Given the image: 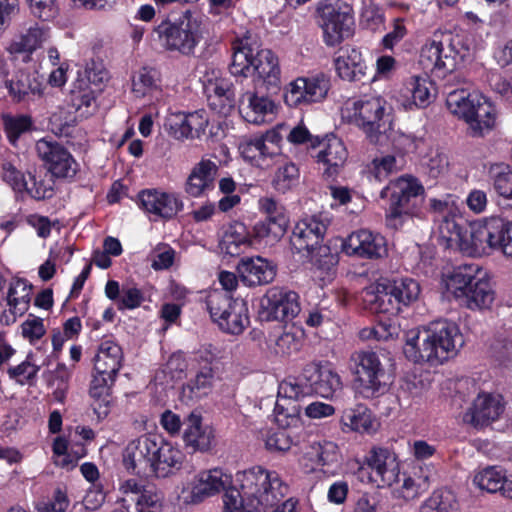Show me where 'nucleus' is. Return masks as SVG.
I'll return each instance as SVG.
<instances>
[{"label": "nucleus", "instance_id": "13d9d810", "mask_svg": "<svg viewBox=\"0 0 512 512\" xmlns=\"http://www.w3.org/2000/svg\"><path fill=\"white\" fill-rule=\"evenodd\" d=\"M425 172L431 178L442 177L447 174L449 170L448 155L439 150H432L422 163Z\"/></svg>", "mask_w": 512, "mask_h": 512}, {"label": "nucleus", "instance_id": "c756f323", "mask_svg": "<svg viewBox=\"0 0 512 512\" xmlns=\"http://www.w3.org/2000/svg\"><path fill=\"white\" fill-rule=\"evenodd\" d=\"M5 88L12 100L20 103L30 96H43L45 84L37 72L18 70L11 79L5 81Z\"/></svg>", "mask_w": 512, "mask_h": 512}, {"label": "nucleus", "instance_id": "f03ea898", "mask_svg": "<svg viewBox=\"0 0 512 512\" xmlns=\"http://www.w3.org/2000/svg\"><path fill=\"white\" fill-rule=\"evenodd\" d=\"M239 490L227 491L223 512H268L289 492L276 471L255 466L236 473Z\"/></svg>", "mask_w": 512, "mask_h": 512}, {"label": "nucleus", "instance_id": "f8f14e48", "mask_svg": "<svg viewBox=\"0 0 512 512\" xmlns=\"http://www.w3.org/2000/svg\"><path fill=\"white\" fill-rule=\"evenodd\" d=\"M206 306L212 320L225 333L239 335L249 325L246 303L233 299L223 291H211L207 295Z\"/></svg>", "mask_w": 512, "mask_h": 512}, {"label": "nucleus", "instance_id": "bb28decb", "mask_svg": "<svg viewBox=\"0 0 512 512\" xmlns=\"http://www.w3.org/2000/svg\"><path fill=\"white\" fill-rule=\"evenodd\" d=\"M239 110L247 122L260 125L271 122L275 118L278 105L267 94L246 91L240 97Z\"/></svg>", "mask_w": 512, "mask_h": 512}, {"label": "nucleus", "instance_id": "e433bc0d", "mask_svg": "<svg viewBox=\"0 0 512 512\" xmlns=\"http://www.w3.org/2000/svg\"><path fill=\"white\" fill-rule=\"evenodd\" d=\"M362 298L377 313L394 316L399 314L404 307L399 299L392 295V289L388 283H377L366 287L362 291Z\"/></svg>", "mask_w": 512, "mask_h": 512}, {"label": "nucleus", "instance_id": "09e8293b", "mask_svg": "<svg viewBox=\"0 0 512 512\" xmlns=\"http://www.w3.org/2000/svg\"><path fill=\"white\" fill-rule=\"evenodd\" d=\"M303 331L294 326L286 327L284 332L275 339L274 352L277 355H290L301 348Z\"/></svg>", "mask_w": 512, "mask_h": 512}, {"label": "nucleus", "instance_id": "4be33fe9", "mask_svg": "<svg viewBox=\"0 0 512 512\" xmlns=\"http://www.w3.org/2000/svg\"><path fill=\"white\" fill-rule=\"evenodd\" d=\"M50 28L34 20L18 24L16 31L6 46L10 55H26L30 57L42 48L50 39Z\"/></svg>", "mask_w": 512, "mask_h": 512}, {"label": "nucleus", "instance_id": "7ed1b4c3", "mask_svg": "<svg viewBox=\"0 0 512 512\" xmlns=\"http://www.w3.org/2000/svg\"><path fill=\"white\" fill-rule=\"evenodd\" d=\"M186 454L178 443L145 434L131 440L123 452L125 469L135 475L166 479L178 474Z\"/></svg>", "mask_w": 512, "mask_h": 512}, {"label": "nucleus", "instance_id": "37998d69", "mask_svg": "<svg viewBox=\"0 0 512 512\" xmlns=\"http://www.w3.org/2000/svg\"><path fill=\"white\" fill-rule=\"evenodd\" d=\"M378 136H382L381 142H373L374 144L385 146L391 145L396 151L400 153H410L415 152L420 144L422 143V138L416 137L411 133H404L400 130H395L392 127L390 121L384 129L379 132Z\"/></svg>", "mask_w": 512, "mask_h": 512}, {"label": "nucleus", "instance_id": "603ef678", "mask_svg": "<svg viewBox=\"0 0 512 512\" xmlns=\"http://www.w3.org/2000/svg\"><path fill=\"white\" fill-rule=\"evenodd\" d=\"M456 508L454 494L448 490H435L420 506V512H452Z\"/></svg>", "mask_w": 512, "mask_h": 512}, {"label": "nucleus", "instance_id": "72a5a7b5", "mask_svg": "<svg viewBox=\"0 0 512 512\" xmlns=\"http://www.w3.org/2000/svg\"><path fill=\"white\" fill-rule=\"evenodd\" d=\"M254 241H260L251 236L247 226L239 221H234L224 227L219 240V249L229 256H238L253 245Z\"/></svg>", "mask_w": 512, "mask_h": 512}, {"label": "nucleus", "instance_id": "5fc2aeb1", "mask_svg": "<svg viewBox=\"0 0 512 512\" xmlns=\"http://www.w3.org/2000/svg\"><path fill=\"white\" fill-rule=\"evenodd\" d=\"M2 121L7 138L12 144H14L23 133L31 130L33 126L32 118L26 114H4Z\"/></svg>", "mask_w": 512, "mask_h": 512}, {"label": "nucleus", "instance_id": "680f3d73", "mask_svg": "<svg viewBox=\"0 0 512 512\" xmlns=\"http://www.w3.org/2000/svg\"><path fill=\"white\" fill-rule=\"evenodd\" d=\"M53 459L57 466L70 469L75 466L77 460L85 455L84 449L76 456L68 453V443L63 437L55 438L53 442Z\"/></svg>", "mask_w": 512, "mask_h": 512}, {"label": "nucleus", "instance_id": "b1692460", "mask_svg": "<svg viewBox=\"0 0 512 512\" xmlns=\"http://www.w3.org/2000/svg\"><path fill=\"white\" fill-rule=\"evenodd\" d=\"M201 82L210 108L221 115H228L235 102L231 83L216 68H207Z\"/></svg>", "mask_w": 512, "mask_h": 512}, {"label": "nucleus", "instance_id": "393cba45", "mask_svg": "<svg viewBox=\"0 0 512 512\" xmlns=\"http://www.w3.org/2000/svg\"><path fill=\"white\" fill-rule=\"evenodd\" d=\"M435 97V88L427 75H413L406 79L395 99L406 111L429 106Z\"/></svg>", "mask_w": 512, "mask_h": 512}, {"label": "nucleus", "instance_id": "aec40b11", "mask_svg": "<svg viewBox=\"0 0 512 512\" xmlns=\"http://www.w3.org/2000/svg\"><path fill=\"white\" fill-rule=\"evenodd\" d=\"M209 125V117L205 110L199 109L192 112H169L164 122L167 133L175 140L201 138Z\"/></svg>", "mask_w": 512, "mask_h": 512}, {"label": "nucleus", "instance_id": "2eb2a0df", "mask_svg": "<svg viewBox=\"0 0 512 512\" xmlns=\"http://www.w3.org/2000/svg\"><path fill=\"white\" fill-rule=\"evenodd\" d=\"M155 32L166 49L189 54L199 41V24L191 14L185 13L178 21H162Z\"/></svg>", "mask_w": 512, "mask_h": 512}, {"label": "nucleus", "instance_id": "2f4dec72", "mask_svg": "<svg viewBox=\"0 0 512 512\" xmlns=\"http://www.w3.org/2000/svg\"><path fill=\"white\" fill-rule=\"evenodd\" d=\"M504 410L502 398L499 395L480 393L464 419L474 426H484L499 418Z\"/></svg>", "mask_w": 512, "mask_h": 512}, {"label": "nucleus", "instance_id": "69168bd1", "mask_svg": "<svg viewBox=\"0 0 512 512\" xmlns=\"http://www.w3.org/2000/svg\"><path fill=\"white\" fill-rule=\"evenodd\" d=\"M492 356L503 366H512V338L507 336H496L491 344Z\"/></svg>", "mask_w": 512, "mask_h": 512}, {"label": "nucleus", "instance_id": "3c124183", "mask_svg": "<svg viewBox=\"0 0 512 512\" xmlns=\"http://www.w3.org/2000/svg\"><path fill=\"white\" fill-rule=\"evenodd\" d=\"M388 284L392 289V295L399 299L403 306L410 305L419 297L420 285L412 278H399Z\"/></svg>", "mask_w": 512, "mask_h": 512}, {"label": "nucleus", "instance_id": "0eeeda50", "mask_svg": "<svg viewBox=\"0 0 512 512\" xmlns=\"http://www.w3.org/2000/svg\"><path fill=\"white\" fill-rule=\"evenodd\" d=\"M442 285L448 297L473 311L490 309L495 291L488 272L478 264H462L443 274Z\"/></svg>", "mask_w": 512, "mask_h": 512}, {"label": "nucleus", "instance_id": "e2e57ef3", "mask_svg": "<svg viewBox=\"0 0 512 512\" xmlns=\"http://www.w3.org/2000/svg\"><path fill=\"white\" fill-rule=\"evenodd\" d=\"M379 428V422L362 404L354 406V431L373 434Z\"/></svg>", "mask_w": 512, "mask_h": 512}, {"label": "nucleus", "instance_id": "c85d7f7f", "mask_svg": "<svg viewBox=\"0 0 512 512\" xmlns=\"http://www.w3.org/2000/svg\"><path fill=\"white\" fill-rule=\"evenodd\" d=\"M214 438L213 428L203 423L199 412L193 411L186 417L182 439L187 448L207 452L212 448Z\"/></svg>", "mask_w": 512, "mask_h": 512}, {"label": "nucleus", "instance_id": "79ce46f5", "mask_svg": "<svg viewBox=\"0 0 512 512\" xmlns=\"http://www.w3.org/2000/svg\"><path fill=\"white\" fill-rule=\"evenodd\" d=\"M32 286L23 279L13 280L7 293V306L11 315V321H15L17 316L23 315L31 300Z\"/></svg>", "mask_w": 512, "mask_h": 512}, {"label": "nucleus", "instance_id": "4468645a", "mask_svg": "<svg viewBox=\"0 0 512 512\" xmlns=\"http://www.w3.org/2000/svg\"><path fill=\"white\" fill-rule=\"evenodd\" d=\"M231 481V475L220 468L201 470L182 483L178 498L184 504H199L221 493Z\"/></svg>", "mask_w": 512, "mask_h": 512}, {"label": "nucleus", "instance_id": "ddd939ff", "mask_svg": "<svg viewBox=\"0 0 512 512\" xmlns=\"http://www.w3.org/2000/svg\"><path fill=\"white\" fill-rule=\"evenodd\" d=\"M324 41L328 46L340 44L351 34L352 6L342 0H322L317 5Z\"/></svg>", "mask_w": 512, "mask_h": 512}, {"label": "nucleus", "instance_id": "052dcab7", "mask_svg": "<svg viewBox=\"0 0 512 512\" xmlns=\"http://www.w3.org/2000/svg\"><path fill=\"white\" fill-rule=\"evenodd\" d=\"M360 26L364 29L377 31L384 25V17L372 0H364L360 13Z\"/></svg>", "mask_w": 512, "mask_h": 512}, {"label": "nucleus", "instance_id": "6e6552de", "mask_svg": "<svg viewBox=\"0 0 512 512\" xmlns=\"http://www.w3.org/2000/svg\"><path fill=\"white\" fill-rule=\"evenodd\" d=\"M230 73L235 77L256 76L265 87L278 89L281 69L277 55L269 49H258L248 38L241 39L233 47Z\"/></svg>", "mask_w": 512, "mask_h": 512}, {"label": "nucleus", "instance_id": "ea45409f", "mask_svg": "<svg viewBox=\"0 0 512 512\" xmlns=\"http://www.w3.org/2000/svg\"><path fill=\"white\" fill-rule=\"evenodd\" d=\"M132 92L136 97L151 96L156 102H166L159 86L158 73L152 68L143 67L133 75Z\"/></svg>", "mask_w": 512, "mask_h": 512}, {"label": "nucleus", "instance_id": "49530a36", "mask_svg": "<svg viewBox=\"0 0 512 512\" xmlns=\"http://www.w3.org/2000/svg\"><path fill=\"white\" fill-rule=\"evenodd\" d=\"M212 360L213 355L211 354L205 357V364L199 368L195 377L187 384V388L196 398L208 395L213 388L216 376L212 366Z\"/></svg>", "mask_w": 512, "mask_h": 512}, {"label": "nucleus", "instance_id": "a211bd4d", "mask_svg": "<svg viewBox=\"0 0 512 512\" xmlns=\"http://www.w3.org/2000/svg\"><path fill=\"white\" fill-rule=\"evenodd\" d=\"M38 157L48 172L55 178L73 179L79 171V164L61 143L42 138L36 143Z\"/></svg>", "mask_w": 512, "mask_h": 512}, {"label": "nucleus", "instance_id": "f257e3e1", "mask_svg": "<svg viewBox=\"0 0 512 512\" xmlns=\"http://www.w3.org/2000/svg\"><path fill=\"white\" fill-rule=\"evenodd\" d=\"M331 223L328 213H318L302 218L293 230V245L298 251L305 250L313 267L314 277L326 285L335 276L339 252L351 255V234L333 237L329 244L320 245Z\"/></svg>", "mask_w": 512, "mask_h": 512}, {"label": "nucleus", "instance_id": "58836bf2", "mask_svg": "<svg viewBox=\"0 0 512 512\" xmlns=\"http://www.w3.org/2000/svg\"><path fill=\"white\" fill-rule=\"evenodd\" d=\"M123 352L112 339L101 341L94 357V371L99 374L116 376L122 366Z\"/></svg>", "mask_w": 512, "mask_h": 512}, {"label": "nucleus", "instance_id": "cd10ccee", "mask_svg": "<svg viewBox=\"0 0 512 512\" xmlns=\"http://www.w3.org/2000/svg\"><path fill=\"white\" fill-rule=\"evenodd\" d=\"M262 305L269 316L275 320H292L300 312L298 294L280 287L270 288L266 292Z\"/></svg>", "mask_w": 512, "mask_h": 512}, {"label": "nucleus", "instance_id": "8fccbe9b", "mask_svg": "<svg viewBox=\"0 0 512 512\" xmlns=\"http://www.w3.org/2000/svg\"><path fill=\"white\" fill-rule=\"evenodd\" d=\"M308 394H310L309 385L302 379L289 377L279 384L276 402L291 403L290 401H298Z\"/></svg>", "mask_w": 512, "mask_h": 512}, {"label": "nucleus", "instance_id": "20e7f679", "mask_svg": "<svg viewBox=\"0 0 512 512\" xmlns=\"http://www.w3.org/2000/svg\"><path fill=\"white\" fill-rule=\"evenodd\" d=\"M464 344L465 338L457 323L439 320L407 331L403 353L413 363L438 366L456 356Z\"/></svg>", "mask_w": 512, "mask_h": 512}, {"label": "nucleus", "instance_id": "0e129e2a", "mask_svg": "<svg viewBox=\"0 0 512 512\" xmlns=\"http://www.w3.org/2000/svg\"><path fill=\"white\" fill-rule=\"evenodd\" d=\"M40 367L41 365L36 363L33 355L29 354L25 361L9 368L8 374L10 378L16 380L18 383L25 384L37 375Z\"/></svg>", "mask_w": 512, "mask_h": 512}, {"label": "nucleus", "instance_id": "338daca9", "mask_svg": "<svg viewBox=\"0 0 512 512\" xmlns=\"http://www.w3.org/2000/svg\"><path fill=\"white\" fill-rule=\"evenodd\" d=\"M264 442L267 450L273 452H286L293 445L289 432L282 428L267 431Z\"/></svg>", "mask_w": 512, "mask_h": 512}, {"label": "nucleus", "instance_id": "9d476101", "mask_svg": "<svg viewBox=\"0 0 512 512\" xmlns=\"http://www.w3.org/2000/svg\"><path fill=\"white\" fill-rule=\"evenodd\" d=\"M448 110L465 120L475 135L490 131L496 122V108L489 98L479 91L457 89L448 93Z\"/></svg>", "mask_w": 512, "mask_h": 512}, {"label": "nucleus", "instance_id": "412c9836", "mask_svg": "<svg viewBox=\"0 0 512 512\" xmlns=\"http://www.w3.org/2000/svg\"><path fill=\"white\" fill-rule=\"evenodd\" d=\"M329 89L330 81L324 74L299 77L286 87L284 100L291 107L320 102L326 98Z\"/></svg>", "mask_w": 512, "mask_h": 512}, {"label": "nucleus", "instance_id": "4c0bfd02", "mask_svg": "<svg viewBox=\"0 0 512 512\" xmlns=\"http://www.w3.org/2000/svg\"><path fill=\"white\" fill-rule=\"evenodd\" d=\"M116 376L99 374L94 371L89 387L91 407L98 420L106 418L110 411L111 388Z\"/></svg>", "mask_w": 512, "mask_h": 512}, {"label": "nucleus", "instance_id": "423d86ee", "mask_svg": "<svg viewBox=\"0 0 512 512\" xmlns=\"http://www.w3.org/2000/svg\"><path fill=\"white\" fill-rule=\"evenodd\" d=\"M429 205L436 214L435 222L441 244L445 248L459 250L463 255L477 257L475 245L481 240L478 232L483 228V219L470 222L467 229L464 212L453 195L441 199L432 198Z\"/></svg>", "mask_w": 512, "mask_h": 512}, {"label": "nucleus", "instance_id": "1a4fd4ad", "mask_svg": "<svg viewBox=\"0 0 512 512\" xmlns=\"http://www.w3.org/2000/svg\"><path fill=\"white\" fill-rule=\"evenodd\" d=\"M381 198L389 199L386 211L387 226L399 229L406 220L419 216L424 202V187L412 176H402L381 190Z\"/></svg>", "mask_w": 512, "mask_h": 512}, {"label": "nucleus", "instance_id": "a19ab883", "mask_svg": "<svg viewBox=\"0 0 512 512\" xmlns=\"http://www.w3.org/2000/svg\"><path fill=\"white\" fill-rule=\"evenodd\" d=\"M358 245L354 246V254L368 259H379L388 253L387 241L384 236L370 230L357 233Z\"/></svg>", "mask_w": 512, "mask_h": 512}, {"label": "nucleus", "instance_id": "9b49d317", "mask_svg": "<svg viewBox=\"0 0 512 512\" xmlns=\"http://www.w3.org/2000/svg\"><path fill=\"white\" fill-rule=\"evenodd\" d=\"M357 478L378 488L391 487L400 479L398 456L389 448L373 446L359 461Z\"/></svg>", "mask_w": 512, "mask_h": 512}, {"label": "nucleus", "instance_id": "dca6fc26", "mask_svg": "<svg viewBox=\"0 0 512 512\" xmlns=\"http://www.w3.org/2000/svg\"><path fill=\"white\" fill-rule=\"evenodd\" d=\"M478 233L481 240L475 245L477 257L499 252L512 258V221L501 217H485L483 228Z\"/></svg>", "mask_w": 512, "mask_h": 512}, {"label": "nucleus", "instance_id": "f704fd0d", "mask_svg": "<svg viewBox=\"0 0 512 512\" xmlns=\"http://www.w3.org/2000/svg\"><path fill=\"white\" fill-rule=\"evenodd\" d=\"M217 171L218 166L215 162L202 159L192 168L185 182V192L194 198L203 196L213 188Z\"/></svg>", "mask_w": 512, "mask_h": 512}, {"label": "nucleus", "instance_id": "864d4df0", "mask_svg": "<svg viewBox=\"0 0 512 512\" xmlns=\"http://www.w3.org/2000/svg\"><path fill=\"white\" fill-rule=\"evenodd\" d=\"M108 78V73L101 61L91 59L84 67L78 70L77 88L89 87L90 84L99 85Z\"/></svg>", "mask_w": 512, "mask_h": 512}, {"label": "nucleus", "instance_id": "6ab92c4d", "mask_svg": "<svg viewBox=\"0 0 512 512\" xmlns=\"http://www.w3.org/2000/svg\"><path fill=\"white\" fill-rule=\"evenodd\" d=\"M258 209L266 215V219L254 225V238L265 240L266 243L279 241L286 233L289 224L285 208L272 197H261L258 200Z\"/></svg>", "mask_w": 512, "mask_h": 512}, {"label": "nucleus", "instance_id": "f3484780", "mask_svg": "<svg viewBox=\"0 0 512 512\" xmlns=\"http://www.w3.org/2000/svg\"><path fill=\"white\" fill-rule=\"evenodd\" d=\"M386 101L376 93H365L354 101V122L364 131L370 142H381L378 136L387 126L385 117Z\"/></svg>", "mask_w": 512, "mask_h": 512}, {"label": "nucleus", "instance_id": "5701e85b", "mask_svg": "<svg viewBox=\"0 0 512 512\" xmlns=\"http://www.w3.org/2000/svg\"><path fill=\"white\" fill-rule=\"evenodd\" d=\"M138 202L140 208L154 220L172 219L184 208L178 193L155 188L139 192Z\"/></svg>", "mask_w": 512, "mask_h": 512}, {"label": "nucleus", "instance_id": "473e14b6", "mask_svg": "<svg viewBox=\"0 0 512 512\" xmlns=\"http://www.w3.org/2000/svg\"><path fill=\"white\" fill-rule=\"evenodd\" d=\"M473 484L489 493H501L512 498V474L500 466H487L475 472Z\"/></svg>", "mask_w": 512, "mask_h": 512}, {"label": "nucleus", "instance_id": "bf43d9fd", "mask_svg": "<svg viewBox=\"0 0 512 512\" xmlns=\"http://www.w3.org/2000/svg\"><path fill=\"white\" fill-rule=\"evenodd\" d=\"M299 406L296 403L276 402L274 408L275 421L279 428L287 429L299 424Z\"/></svg>", "mask_w": 512, "mask_h": 512}, {"label": "nucleus", "instance_id": "39448f33", "mask_svg": "<svg viewBox=\"0 0 512 512\" xmlns=\"http://www.w3.org/2000/svg\"><path fill=\"white\" fill-rule=\"evenodd\" d=\"M483 43L476 29L436 31L420 50L419 64L438 78H445L457 69Z\"/></svg>", "mask_w": 512, "mask_h": 512}, {"label": "nucleus", "instance_id": "c9c22d12", "mask_svg": "<svg viewBox=\"0 0 512 512\" xmlns=\"http://www.w3.org/2000/svg\"><path fill=\"white\" fill-rule=\"evenodd\" d=\"M304 378L309 382L310 393L330 398L341 388L340 377L327 365H314L307 368Z\"/></svg>", "mask_w": 512, "mask_h": 512}, {"label": "nucleus", "instance_id": "6e6d98bb", "mask_svg": "<svg viewBox=\"0 0 512 512\" xmlns=\"http://www.w3.org/2000/svg\"><path fill=\"white\" fill-rule=\"evenodd\" d=\"M298 180V167L292 162H285L277 168L272 180V185L277 191L285 193L296 186Z\"/></svg>", "mask_w": 512, "mask_h": 512}, {"label": "nucleus", "instance_id": "a878e982", "mask_svg": "<svg viewBox=\"0 0 512 512\" xmlns=\"http://www.w3.org/2000/svg\"><path fill=\"white\" fill-rule=\"evenodd\" d=\"M354 392L365 398L373 397L380 392L384 370L378 355L372 351H366L359 355V362L355 371Z\"/></svg>", "mask_w": 512, "mask_h": 512}, {"label": "nucleus", "instance_id": "c03bdc74", "mask_svg": "<svg viewBox=\"0 0 512 512\" xmlns=\"http://www.w3.org/2000/svg\"><path fill=\"white\" fill-rule=\"evenodd\" d=\"M239 151L246 161L260 168L268 167L275 158L258 135L244 138L239 144Z\"/></svg>", "mask_w": 512, "mask_h": 512}, {"label": "nucleus", "instance_id": "774afa93", "mask_svg": "<svg viewBox=\"0 0 512 512\" xmlns=\"http://www.w3.org/2000/svg\"><path fill=\"white\" fill-rule=\"evenodd\" d=\"M487 82L495 93L512 105V77L503 76L497 71H492L487 76Z\"/></svg>", "mask_w": 512, "mask_h": 512}, {"label": "nucleus", "instance_id": "de8ad7c7", "mask_svg": "<svg viewBox=\"0 0 512 512\" xmlns=\"http://www.w3.org/2000/svg\"><path fill=\"white\" fill-rule=\"evenodd\" d=\"M489 178L497 195L512 200V168L509 165L504 163L491 165Z\"/></svg>", "mask_w": 512, "mask_h": 512}, {"label": "nucleus", "instance_id": "4d7b16f0", "mask_svg": "<svg viewBox=\"0 0 512 512\" xmlns=\"http://www.w3.org/2000/svg\"><path fill=\"white\" fill-rule=\"evenodd\" d=\"M429 487V477L425 476L422 482H417L411 476L404 475L402 483L393 490L396 498L410 501L418 498Z\"/></svg>", "mask_w": 512, "mask_h": 512}, {"label": "nucleus", "instance_id": "7c9ffc66", "mask_svg": "<svg viewBox=\"0 0 512 512\" xmlns=\"http://www.w3.org/2000/svg\"><path fill=\"white\" fill-rule=\"evenodd\" d=\"M237 272L245 285L257 286L272 282L276 275V268L263 257H245L238 263Z\"/></svg>", "mask_w": 512, "mask_h": 512}, {"label": "nucleus", "instance_id": "a18cd8bd", "mask_svg": "<svg viewBox=\"0 0 512 512\" xmlns=\"http://www.w3.org/2000/svg\"><path fill=\"white\" fill-rule=\"evenodd\" d=\"M348 156V152L343 142L337 137H331L324 144V148L317 154L318 162L327 166L326 173L333 174L336 169L343 165Z\"/></svg>", "mask_w": 512, "mask_h": 512}]
</instances>
